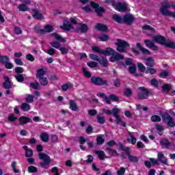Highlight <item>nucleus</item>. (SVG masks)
I'll return each mask as SVG.
<instances>
[{"label": "nucleus", "mask_w": 175, "mask_h": 175, "mask_svg": "<svg viewBox=\"0 0 175 175\" xmlns=\"http://www.w3.org/2000/svg\"><path fill=\"white\" fill-rule=\"evenodd\" d=\"M97 144H103L105 143V139H103V136H98L96 139Z\"/></svg>", "instance_id": "obj_50"}, {"label": "nucleus", "mask_w": 175, "mask_h": 175, "mask_svg": "<svg viewBox=\"0 0 175 175\" xmlns=\"http://www.w3.org/2000/svg\"><path fill=\"white\" fill-rule=\"evenodd\" d=\"M160 144L164 148H170V147H173L174 146V144L172 142H170L167 139L161 140Z\"/></svg>", "instance_id": "obj_14"}, {"label": "nucleus", "mask_w": 175, "mask_h": 175, "mask_svg": "<svg viewBox=\"0 0 175 175\" xmlns=\"http://www.w3.org/2000/svg\"><path fill=\"white\" fill-rule=\"evenodd\" d=\"M53 31H54V27L51 25H46L44 27V30L40 29L38 32L40 33H45V32H53Z\"/></svg>", "instance_id": "obj_16"}, {"label": "nucleus", "mask_w": 175, "mask_h": 175, "mask_svg": "<svg viewBox=\"0 0 175 175\" xmlns=\"http://www.w3.org/2000/svg\"><path fill=\"white\" fill-rule=\"evenodd\" d=\"M5 67L6 69H13V64L7 62L5 64Z\"/></svg>", "instance_id": "obj_62"}, {"label": "nucleus", "mask_w": 175, "mask_h": 175, "mask_svg": "<svg viewBox=\"0 0 175 175\" xmlns=\"http://www.w3.org/2000/svg\"><path fill=\"white\" fill-rule=\"evenodd\" d=\"M21 109L23 111H29V110H31V105L27 103H23L21 105Z\"/></svg>", "instance_id": "obj_31"}, {"label": "nucleus", "mask_w": 175, "mask_h": 175, "mask_svg": "<svg viewBox=\"0 0 175 175\" xmlns=\"http://www.w3.org/2000/svg\"><path fill=\"white\" fill-rule=\"evenodd\" d=\"M105 3H111V5L118 12H129L128 5L125 3H115L114 0H105Z\"/></svg>", "instance_id": "obj_5"}, {"label": "nucleus", "mask_w": 175, "mask_h": 175, "mask_svg": "<svg viewBox=\"0 0 175 175\" xmlns=\"http://www.w3.org/2000/svg\"><path fill=\"white\" fill-rule=\"evenodd\" d=\"M24 72V69L22 67H16L15 68V72L18 75L19 73H23Z\"/></svg>", "instance_id": "obj_63"}, {"label": "nucleus", "mask_w": 175, "mask_h": 175, "mask_svg": "<svg viewBox=\"0 0 175 175\" xmlns=\"http://www.w3.org/2000/svg\"><path fill=\"white\" fill-rule=\"evenodd\" d=\"M98 39H100V40H101L102 42H106V40H109V36L107 35H103L100 36Z\"/></svg>", "instance_id": "obj_61"}, {"label": "nucleus", "mask_w": 175, "mask_h": 175, "mask_svg": "<svg viewBox=\"0 0 175 175\" xmlns=\"http://www.w3.org/2000/svg\"><path fill=\"white\" fill-rule=\"evenodd\" d=\"M90 81L96 85H106L107 84V81H105L102 79V78L98 77H92Z\"/></svg>", "instance_id": "obj_9"}, {"label": "nucleus", "mask_w": 175, "mask_h": 175, "mask_svg": "<svg viewBox=\"0 0 175 175\" xmlns=\"http://www.w3.org/2000/svg\"><path fill=\"white\" fill-rule=\"evenodd\" d=\"M170 72L166 70H163L161 72V73H160L159 77H161L162 79H166V77H167V76H170Z\"/></svg>", "instance_id": "obj_40"}, {"label": "nucleus", "mask_w": 175, "mask_h": 175, "mask_svg": "<svg viewBox=\"0 0 175 175\" xmlns=\"http://www.w3.org/2000/svg\"><path fill=\"white\" fill-rule=\"evenodd\" d=\"M124 94L126 96H131V95H132V90H131V89H129V88H126L124 91Z\"/></svg>", "instance_id": "obj_58"}, {"label": "nucleus", "mask_w": 175, "mask_h": 175, "mask_svg": "<svg viewBox=\"0 0 175 175\" xmlns=\"http://www.w3.org/2000/svg\"><path fill=\"white\" fill-rule=\"evenodd\" d=\"M163 121L166 122V124H167L169 126H171V127L175 126V123H174V121L173 120V118L167 114L165 115L163 118Z\"/></svg>", "instance_id": "obj_12"}, {"label": "nucleus", "mask_w": 175, "mask_h": 175, "mask_svg": "<svg viewBox=\"0 0 175 175\" xmlns=\"http://www.w3.org/2000/svg\"><path fill=\"white\" fill-rule=\"evenodd\" d=\"M52 36H53V38L55 39H56V40H59V42H62V43H65V42H66V38H62V37L61 36H59V34H57V33H53Z\"/></svg>", "instance_id": "obj_28"}, {"label": "nucleus", "mask_w": 175, "mask_h": 175, "mask_svg": "<svg viewBox=\"0 0 175 175\" xmlns=\"http://www.w3.org/2000/svg\"><path fill=\"white\" fill-rule=\"evenodd\" d=\"M9 61H10L9 57H8V56H0V62H1V64H3L5 65L7 62H9Z\"/></svg>", "instance_id": "obj_33"}, {"label": "nucleus", "mask_w": 175, "mask_h": 175, "mask_svg": "<svg viewBox=\"0 0 175 175\" xmlns=\"http://www.w3.org/2000/svg\"><path fill=\"white\" fill-rule=\"evenodd\" d=\"M9 121H11V122H14V121H16L17 120V117L14 116V115L11 114L8 116Z\"/></svg>", "instance_id": "obj_64"}, {"label": "nucleus", "mask_w": 175, "mask_h": 175, "mask_svg": "<svg viewBox=\"0 0 175 175\" xmlns=\"http://www.w3.org/2000/svg\"><path fill=\"white\" fill-rule=\"evenodd\" d=\"M29 122V118L25 117V116H21L19 118V123L20 125H24L25 124H28Z\"/></svg>", "instance_id": "obj_26"}, {"label": "nucleus", "mask_w": 175, "mask_h": 175, "mask_svg": "<svg viewBox=\"0 0 175 175\" xmlns=\"http://www.w3.org/2000/svg\"><path fill=\"white\" fill-rule=\"evenodd\" d=\"M16 166H17V163H16V161H14L12 163V167L14 173H20V170H18V169L16 168Z\"/></svg>", "instance_id": "obj_46"}, {"label": "nucleus", "mask_w": 175, "mask_h": 175, "mask_svg": "<svg viewBox=\"0 0 175 175\" xmlns=\"http://www.w3.org/2000/svg\"><path fill=\"white\" fill-rule=\"evenodd\" d=\"M92 51L94 53H98L102 55H112L110 58L111 62H116L119 61V59H123L124 57L120 54H114V50L111 48H107L106 50L101 49L98 46H94L92 47Z\"/></svg>", "instance_id": "obj_1"}, {"label": "nucleus", "mask_w": 175, "mask_h": 175, "mask_svg": "<svg viewBox=\"0 0 175 175\" xmlns=\"http://www.w3.org/2000/svg\"><path fill=\"white\" fill-rule=\"evenodd\" d=\"M70 109L74 111L77 110V105H76V103L72 100H70Z\"/></svg>", "instance_id": "obj_36"}, {"label": "nucleus", "mask_w": 175, "mask_h": 175, "mask_svg": "<svg viewBox=\"0 0 175 175\" xmlns=\"http://www.w3.org/2000/svg\"><path fill=\"white\" fill-rule=\"evenodd\" d=\"M137 47L143 53V54H147L148 55H151V52L148 51L147 49L142 46V44L137 43L136 44Z\"/></svg>", "instance_id": "obj_18"}, {"label": "nucleus", "mask_w": 175, "mask_h": 175, "mask_svg": "<svg viewBox=\"0 0 175 175\" xmlns=\"http://www.w3.org/2000/svg\"><path fill=\"white\" fill-rule=\"evenodd\" d=\"M90 5L92 8H93V9L95 10L96 13H97L98 16H100L102 13H105V10L102 7H99V5L98 3L94 2H91Z\"/></svg>", "instance_id": "obj_11"}, {"label": "nucleus", "mask_w": 175, "mask_h": 175, "mask_svg": "<svg viewBox=\"0 0 175 175\" xmlns=\"http://www.w3.org/2000/svg\"><path fill=\"white\" fill-rule=\"evenodd\" d=\"M156 129L159 131L158 133L160 136L162 135V131H163V126L161 125L157 124L156 125Z\"/></svg>", "instance_id": "obj_54"}, {"label": "nucleus", "mask_w": 175, "mask_h": 175, "mask_svg": "<svg viewBox=\"0 0 175 175\" xmlns=\"http://www.w3.org/2000/svg\"><path fill=\"white\" fill-rule=\"evenodd\" d=\"M97 121L99 122V124H105V122H106L105 117L100 116H97Z\"/></svg>", "instance_id": "obj_48"}, {"label": "nucleus", "mask_w": 175, "mask_h": 175, "mask_svg": "<svg viewBox=\"0 0 175 175\" xmlns=\"http://www.w3.org/2000/svg\"><path fill=\"white\" fill-rule=\"evenodd\" d=\"M44 75H46V71L44 70V69L40 68L37 70L36 77H37V79H40V78L43 77V76H44Z\"/></svg>", "instance_id": "obj_27"}, {"label": "nucleus", "mask_w": 175, "mask_h": 175, "mask_svg": "<svg viewBox=\"0 0 175 175\" xmlns=\"http://www.w3.org/2000/svg\"><path fill=\"white\" fill-rule=\"evenodd\" d=\"M89 57H90V58L91 59H93L94 61H97V62H98L99 61V59H100V58L98 57V55H95V54H92V53L90 54V55H89Z\"/></svg>", "instance_id": "obj_51"}, {"label": "nucleus", "mask_w": 175, "mask_h": 175, "mask_svg": "<svg viewBox=\"0 0 175 175\" xmlns=\"http://www.w3.org/2000/svg\"><path fill=\"white\" fill-rule=\"evenodd\" d=\"M119 146H120V150H122V151H125L126 154H127V156L129 157V159H130L131 162H137L139 159L135 156L131 155V149H129V148L124 147V146H122V144L121 143L119 144Z\"/></svg>", "instance_id": "obj_8"}, {"label": "nucleus", "mask_w": 175, "mask_h": 175, "mask_svg": "<svg viewBox=\"0 0 175 175\" xmlns=\"http://www.w3.org/2000/svg\"><path fill=\"white\" fill-rule=\"evenodd\" d=\"M18 9L20 12H28L29 10V8L25 4H20Z\"/></svg>", "instance_id": "obj_30"}, {"label": "nucleus", "mask_w": 175, "mask_h": 175, "mask_svg": "<svg viewBox=\"0 0 175 175\" xmlns=\"http://www.w3.org/2000/svg\"><path fill=\"white\" fill-rule=\"evenodd\" d=\"M103 113H105V114H113V117L116 118L115 122H116V124H119L124 127L126 126V123L123 122L120 117V112L121 111V109L118 108H113L111 111L109 109H103Z\"/></svg>", "instance_id": "obj_3"}, {"label": "nucleus", "mask_w": 175, "mask_h": 175, "mask_svg": "<svg viewBox=\"0 0 175 175\" xmlns=\"http://www.w3.org/2000/svg\"><path fill=\"white\" fill-rule=\"evenodd\" d=\"M145 64L146 65V66H148L149 68H154L155 66V62L154 60V58L148 57L145 59Z\"/></svg>", "instance_id": "obj_15"}, {"label": "nucleus", "mask_w": 175, "mask_h": 175, "mask_svg": "<svg viewBox=\"0 0 175 175\" xmlns=\"http://www.w3.org/2000/svg\"><path fill=\"white\" fill-rule=\"evenodd\" d=\"M171 89H172V85H170V84H165L163 86V91H165V92H167L170 91Z\"/></svg>", "instance_id": "obj_52"}, {"label": "nucleus", "mask_w": 175, "mask_h": 175, "mask_svg": "<svg viewBox=\"0 0 175 175\" xmlns=\"http://www.w3.org/2000/svg\"><path fill=\"white\" fill-rule=\"evenodd\" d=\"M95 153L98 156L99 159H105V152L102 150H96Z\"/></svg>", "instance_id": "obj_32"}, {"label": "nucleus", "mask_w": 175, "mask_h": 175, "mask_svg": "<svg viewBox=\"0 0 175 175\" xmlns=\"http://www.w3.org/2000/svg\"><path fill=\"white\" fill-rule=\"evenodd\" d=\"M113 20L116 21V23H123L124 22V18H122L121 16L118 15H113Z\"/></svg>", "instance_id": "obj_42"}, {"label": "nucleus", "mask_w": 175, "mask_h": 175, "mask_svg": "<svg viewBox=\"0 0 175 175\" xmlns=\"http://www.w3.org/2000/svg\"><path fill=\"white\" fill-rule=\"evenodd\" d=\"M30 87L33 90H38L39 88V83L38 82L30 83Z\"/></svg>", "instance_id": "obj_57"}, {"label": "nucleus", "mask_w": 175, "mask_h": 175, "mask_svg": "<svg viewBox=\"0 0 175 175\" xmlns=\"http://www.w3.org/2000/svg\"><path fill=\"white\" fill-rule=\"evenodd\" d=\"M96 29H97L98 31H107V26L98 23L96 25L95 27Z\"/></svg>", "instance_id": "obj_24"}, {"label": "nucleus", "mask_w": 175, "mask_h": 175, "mask_svg": "<svg viewBox=\"0 0 175 175\" xmlns=\"http://www.w3.org/2000/svg\"><path fill=\"white\" fill-rule=\"evenodd\" d=\"M129 135L130 137L128 139L129 143H131V144H136V142H137V139L133 136V133L129 132Z\"/></svg>", "instance_id": "obj_23"}, {"label": "nucleus", "mask_w": 175, "mask_h": 175, "mask_svg": "<svg viewBox=\"0 0 175 175\" xmlns=\"http://www.w3.org/2000/svg\"><path fill=\"white\" fill-rule=\"evenodd\" d=\"M144 43L146 47H148V49H151V47H152V46H154V42L149 40H145Z\"/></svg>", "instance_id": "obj_39"}, {"label": "nucleus", "mask_w": 175, "mask_h": 175, "mask_svg": "<svg viewBox=\"0 0 175 175\" xmlns=\"http://www.w3.org/2000/svg\"><path fill=\"white\" fill-rule=\"evenodd\" d=\"M23 148L25 151V157L31 158L33 155V151L31 148H28V146H23Z\"/></svg>", "instance_id": "obj_20"}, {"label": "nucleus", "mask_w": 175, "mask_h": 175, "mask_svg": "<svg viewBox=\"0 0 175 175\" xmlns=\"http://www.w3.org/2000/svg\"><path fill=\"white\" fill-rule=\"evenodd\" d=\"M107 150H109L108 152L109 155H112L113 157H117V155H118V153L115 150L109 149V148H107Z\"/></svg>", "instance_id": "obj_49"}, {"label": "nucleus", "mask_w": 175, "mask_h": 175, "mask_svg": "<svg viewBox=\"0 0 175 175\" xmlns=\"http://www.w3.org/2000/svg\"><path fill=\"white\" fill-rule=\"evenodd\" d=\"M143 29H148V31H150V32H155V29L148 25H144Z\"/></svg>", "instance_id": "obj_56"}, {"label": "nucleus", "mask_w": 175, "mask_h": 175, "mask_svg": "<svg viewBox=\"0 0 175 175\" xmlns=\"http://www.w3.org/2000/svg\"><path fill=\"white\" fill-rule=\"evenodd\" d=\"M83 72L85 77H91V76H92V74H91L85 68H83Z\"/></svg>", "instance_id": "obj_45"}, {"label": "nucleus", "mask_w": 175, "mask_h": 175, "mask_svg": "<svg viewBox=\"0 0 175 175\" xmlns=\"http://www.w3.org/2000/svg\"><path fill=\"white\" fill-rule=\"evenodd\" d=\"M158 159H159V161H160L161 162H162V163H164L165 165H166V163H167V160L166 159V158H165V155L163 154H162V152L158 153Z\"/></svg>", "instance_id": "obj_25"}, {"label": "nucleus", "mask_w": 175, "mask_h": 175, "mask_svg": "<svg viewBox=\"0 0 175 175\" xmlns=\"http://www.w3.org/2000/svg\"><path fill=\"white\" fill-rule=\"evenodd\" d=\"M150 120L152 121V122H159V121H161V116L158 115H154L151 116Z\"/></svg>", "instance_id": "obj_38"}, {"label": "nucleus", "mask_w": 175, "mask_h": 175, "mask_svg": "<svg viewBox=\"0 0 175 175\" xmlns=\"http://www.w3.org/2000/svg\"><path fill=\"white\" fill-rule=\"evenodd\" d=\"M138 69L140 72H146V66L142 63H137Z\"/></svg>", "instance_id": "obj_47"}, {"label": "nucleus", "mask_w": 175, "mask_h": 175, "mask_svg": "<svg viewBox=\"0 0 175 175\" xmlns=\"http://www.w3.org/2000/svg\"><path fill=\"white\" fill-rule=\"evenodd\" d=\"M49 133H42L40 135V139L42 140L44 143H47L49 142Z\"/></svg>", "instance_id": "obj_29"}, {"label": "nucleus", "mask_w": 175, "mask_h": 175, "mask_svg": "<svg viewBox=\"0 0 175 175\" xmlns=\"http://www.w3.org/2000/svg\"><path fill=\"white\" fill-rule=\"evenodd\" d=\"M60 28L62 29H64L65 31H70L73 28L72 25L69 23V22H64L63 26H61Z\"/></svg>", "instance_id": "obj_22"}, {"label": "nucleus", "mask_w": 175, "mask_h": 175, "mask_svg": "<svg viewBox=\"0 0 175 175\" xmlns=\"http://www.w3.org/2000/svg\"><path fill=\"white\" fill-rule=\"evenodd\" d=\"M79 27L80 32H87L88 30V26H87L85 24H80Z\"/></svg>", "instance_id": "obj_35"}, {"label": "nucleus", "mask_w": 175, "mask_h": 175, "mask_svg": "<svg viewBox=\"0 0 175 175\" xmlns=\"http://www.w3.org/2000/svg\"><path fill=\"white\" fill-rule=\"evenodd\" d=\"M38 157L40 159L43 161V162L40 163L41 167H43V169H48L49 165L51 163V159H50V157L44 152H40Z\"/></svg>", "instance_id": "obj_6"}, {"label": "nucleus", "mask_w": 175, "mask_h": 175, "mask_svg": "<svg viewBox=\"0 0 175 175\" xmlns=\"http://www.w3.org/2000/svg\"><path fill=\"white\" fill-rule=\"evenodd\" d=\"M139 90L142 91L138 94V98L139 99H147L148 98V95H150V92L148 90L146 89L144 87L139 88Z\"/></svg>", "instance_id": "obj_10"}, {"label": "nucleus", "mask_w": 175, "mask_h": 175, "mask_svg": "<svg viewBox=\"0 0 175 175\" xmlns=\"http://www.w3.org/2000/svg\"><path fill=\"white\" fill-rule=\"evenodd\" d=\"M5 82L3 83V87L4 88H6L7 90H9L13 87V83L10 82V79L8 77L5 76L4 77Z\"/></svg>", "instance_id": "obj_13"}, {"label": "nucleus", "mask_w": 175, "mask_h": 175, "mask_svg": "<svg viewBox=\"0 0 175 175\" xmlns=\"http://www.w3.org/2000/svg\"><path fill=\"white\" fill-rule=\"evenodd\" d=\"M41 85H47L49 84V80L46 77L38 78Z\"/></svg>", "instance_id": "obj_34"}, {"label": "nucleus", "mask_w": 175, "mask_h": 175, "mask_svg": "<svg viewBox=\"0 0 175 175\" xmlns=\"http://www.w3.org/2000/svg\"><path fill=\"white\" fill-rule=\"evenodd\" d=\"M88 66H89V68H98V62H89L87 63Z\"/></svg>", "instance_id": "obj_41"}, {"label": "nucleus", "mask_w": 175, "mask_h": 175, "mask_svg": "<svg viewBox=\"0 0 175 175\" xmlns=\"http://www.w3.org/2000/svg\"><path fill=\"white\" fill-rule=\"evenodd\" d=\"M15 78L19 83H23V81H24V77L23 75H18L15 76Z\"/></svg>", "instance_id": "obj_55"}, {"label": "nucleus", "mask_w": 175, "mask_h": 175, "mask_svg": "<svg viewBox=\"0 0 175 175\" xmlns=\"http://www.w3.org/2000/svg\"><path fill=\"white\" fill-rule=\"evenodd\" d=\"M98 62L103 68H107L109 66V60L106 57H101L98 59Z\"/></svg>", "instance_id": "obj_17"}, {"label": "nucleus", "mask_w": 175, "mask_h": 175, "mask_svg": "<svg viewBox=\"0 0 175 175\" xmlns=\"http://www.w3.org/2000/svg\"><path fill=\"white\" fill-rule=\"evenodd\" d=\"M118 175H124L125 174V168L124 167H120L118 172H117Z\"/></svg>", "instance_id": "obj_60"}, {"label": "nucleus", "mask_w": 175, "mask_h": 175, "mask_svg": "<svg viewBox=\"0 0 175 175\" xmlns=\"http://www.w3.org/2000/svg\"><path fill=\"white\" fill-rule=\"evenodd\" d=\"M29 173H36L38 172V168L33 165H31L28 167Z\"/></svg>", "instance_id": "obj_43"}, {"label": "nucleus", "mask_w": 175, "mask_h": 175, "mask_svg": "<svg viewBox=\"0 0 175 175\" xmlns=\"http://www.w3.org/2000/svg\"><path fill=\"white\" fill-rule=\"evenodd\" d=\"M129 72L130 73H136V66L133 65L129 68Z\"/></svg>", "instance_id": "obj_59"}, {"label": "nucleus", "mask_w": 175, "mask_h": 175, "mask_svg": "<svg viewBox=\"0 0 175 175\" xmlns=\"http://www.w3.org/2000/svg\"><path fill=\"white\" fill-rule=\"evenodd\" d=\"M25 100L27 102V103H32L33 102V96L31 94H27L25 98Z\"/></svg>", "instance_id": "obj_37"}, {"label": "nucleus", "mask_w": 175, "mask_h": 175, "mask_svg": "<svg viewBox=\"0 0 175 175\" xmlns=\"http://www.w3.org/2000/svg\"><path fill=\"white\" fill-rule=\"evenodd\" d=\"M117 51L120 53H126V47H129V44L123 40H118L116 42Z\"/></svg>", "instance_id": "obj_7"}, {"label": "nucleus", "mask_w": 175, "mask_h": 175, "mask_svg": "<svg viewBox=\"0 0 175 175\" xmlns=\"http://www.w3.org/2000/svg\"><path fill=\"white\" fill-rule=\"evenodd\" d=\"M51 46H52V47H54V49H59L61 47V44H59V42H51Z\"/></svg>", "instance_id": "obj_53"}, {"label": "nucleus", "mask_w": 175, "mask_h": 175, "mask_svg": "<svg viewBox=\"0 0 175 175\" xmlns=\"http://www.w3.org/2000/svg\"><path fill=\"white\" fill-rule=\"evenodd\" d=\"M146 73H150V75H155L157 73V70L152 68H148L146 70Z\"/></svg>", "instance_id": "obj_44"}, {"label": "nucleus", "mask_w": 175, "mask_h": 175, "mask_svg": "<svg viewBox=\"0 0 175 175\" xmlns=\"http://www.w3.org/2000/svg\"><path fill=\"white\" fill-rule=\"evenodd\" d=\"M152 39L156 43L163 44L164 46H166V47H170V49H175V43L169 40H166V38L162 36H154Z\"/></svg>", "instance_id": "obj_4"}, {"label": "nucleus", "mask_w": 175, "mask_h": 175, "mask_svg": "<svg viewBox=\"0 0 175 175\" xmlns=\"http://www.w3.org/2000/svg\"><path fill=\"white\" fill-rule=\"evenodd\" d=\"M33 17L37 20H43V15L39 13L37 10H33Z\"/></svg>", "instance_id": "obj_21"}, {"label": "nucleus", "mask_w": 175, "mask_h": 175, "mask_svg": "<svg viewBox=\"0 0 175 175\" xmlns=\"http://www.w3.org/2000/svg\"><path fill=\"white\" fill-rule=\"evenodd\" d=\"M123 21L126 24H131V23H133V16L131 14H126L123 17Z\"/></svg>", "instance_id": "obj_19"}, {"label": "nucleus", "mask_w": 175, "mask_h": 175, "mask_svg": "<svg viewBox=\"0 0 175 175\" xmlns=\"http://www.w3.org/2000/svg\"><path fill=\"white\" fill-rule=\"evenodd\" d=\"M160 12L163 16H169L170 17H174V18H175L174 3H172L170 4L167 1H165L161 4Z\"/></svg>", "instance_id": "obj_2"}]
</instances>
